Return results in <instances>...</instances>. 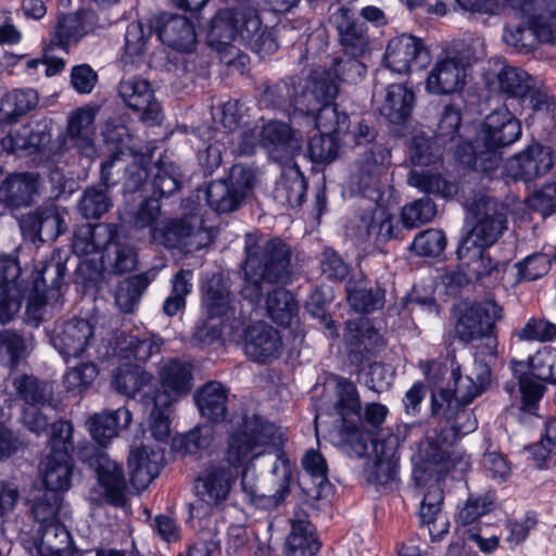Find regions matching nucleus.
Here are the masks:
<instances>
[{"label": "nucleus", "instance_id": "7c9ffc66", "mask_svg": "<svg viewBox=\"0 0 556 556\" xmlns=\"http://www.w3.org/2000/svg\"><path fill=\"white\" fill-rule=\"evenodd\" d=\"M320 548L316 529L305 514L290 519V531L286 536L283 556H315Z\"/></svg>", "mask_w": 556, "mask_h": 556}, {"label": "nucleus", "instance_id": "ea45409f", "mask_svg": "<svg viewBox=\"0 0 556 556\" xmlns=\"http://www.w3.org/2000/svg\"><path fill=\"white\" fill-rule=\"evenodd\" d=\"M251 462L248 460L239 468L242 492L251 503L258 507L265 509L277 507L290 492L288 481L286 479L281 481L274 493L261 492L256 483L254 470L251 468Z\"/></svg>", "mask_w": 556, "mask_h": 556}, {"label": "nucleus", "instance_id": "680f3d73", "mask_svg": "<svg viewBox=\"0 0 556 556\" xmlns=\"http://www.w3.org/2000/svg\"><path fill=\"white\" fill-rule=\"evenodd\" d=\"M437 214V205L429 197L405 204L401 211L402 224L407 229L418 228L430 223Z\"/></svg>", "mask_w": 556, "mask_h": 556}, {"label": "nucleus", "instance_id": "412c9836", "mask_svg": "<svg viewBox=\"0 0 556 556\" xmlns=\"http://www.w3.org/2000/svg\"><path fill=\"white\" fill-rule=\"evenodd\" d=\"M553 164L551 148L534 143L508 159L505 172L515 180L532 181L548 173Z\"/></svg>", "mask_w": 556, "mask_h": 556}, {"label": "nucleus", "instance_id": "338daca9", "mask_svg": "<svg viewBox=\"0 0 556 556\" xmlns=\"http://www.w3.org/2000/svg\"><path fill=\"white\" fill-rule=\"evenodd\" d=\"M111 206V198L99 187L87 188L78 202V211L87 219L100 218Z\"/></svg>", "mask_w": 556, "mask_h": 556}, {"label": "nucleus", "instance_id": "4468645a", "mask_svg": "<svg viewBox=\"0 0 556 556\" xmlns=\"http://www.w3.org/2000/svg\"><path fill=\"white\" fill-rule=\"evenodd\" d=\"M399 444V437L393 433L374 442V460L364 473L366 481L378 490L392 488L396 482Z\"/></svg>", "mask_w": 556, "mask_h": 556}, {"label": "nucleus", "instance_id": "aec40b11", "mask_svg": "<svg viewBox=\"0 0 556 556\" xmlns=\"http://www.w3.org/2000/svg\"><path fill=\"white\" fill-rule=\"evenodd\" d=\"M113 388L143 405L156 401L160 393L154 377L139 365L124 364L119 366L112 379Z\"/></svg>", "mask_w": 556, "mask_h": 556}, {"label": "nucleus", "instance_id": "774afa93", "mask_svg": "<svg viewBox=\"0 0 556 556\" xmlns=\"http://www.w3.org/2000/svg\"><path fill=\"white\" fill-rule=\"evenodd\" d=\"M532 377L540 381L556 384V349L543 348L529 358Z\"/></svg>", "mask_w": 556, "mask_h": 556}, {"label": "nucleus", "instance_id": "5701e85b", "mask_svg": "<svg viewBox=\"0 0 556 556\" xmlns=\"http://www.w3.org/2000/svg\"><path fill=\"white\" fill-rule=\"evenodd\" d=\"M210 46L222 54V61L231 64L238 50L232 42L239 41L237 5L218 10L211 21L207 34Z\"/></svg>", "mask_w": 556, "mask_h": 556}, {"label": "nucleus", "instance_id": "de8ad7c7", "mask_svg": "<svg viewBox=\"0 0 556 556\" xmlns=\"http://www.w3.org/2000/svg\"><path fill=\"white\" fill-rule=\"evenodd\" d=\"M201 415L213 422L223 421L227 413V389L217 381H210L194 394Z\"/></svg>", "mask_w": 556, "mask_h": 556}, {"label": "nucleus", "instance_id": "2eb2a0df", "mask_svg": "<svg viewBox=\"0 0 556 556\" xmlns=\"http://www.w3.org/2000/svg\"><path fill=\"white\" fill-rule=\"evenodd\" d=\"M430 59L429 50L422 40L410 35L391 39L383 55L386 65L399 74L420 70L429 64Z\"/></svg>", "mask_w": 556, "mask_h": 556}, {"label": "nucleus", "instance_id": "f03ea898", "mask_svg": "<svg viewBox=\"0 0 556 556\" xmlns=\"http://www.w3.org/2000/svg\"><path fill=\"white\" fill-rule=\"evenodd\" d=\"M230 424L225 464L206 467L195 479L198 501L190 506L193 518H204L211 514L213 507L222 505L230 495L239 476V468L262 455L264 446L271 442L274 425L257 415L233 417Z\"/></svg>", "mask_w": 556, "mask_h": 556}, {"label": "nucleus", "instance_id": "bb28decb", "mask_svg": "<svg viewBox=\"0 0 556 556\" xmlns=\"http://www.w3.org/2000/svg\"><path fill=\"white\" fill-rule=\"evenodd\" d=\"M164 465V451L160 446L141 445L132 448L128 456L130 482L142 490L160 473Z\"/></svg>", "mask_w": 556, "mask_h": 556}, {"label": "nucleus", "instance_id": "58836bf2", "mask_svg": "<svg viewBox=\"0 0 556 556\" xmlns=\"http://www.w3.org/2000/svg\"><path fill=\"white\" fill-rule=\"evenodd\" d=\"M74 463L65 450L50 452L45 462L43 483L48 491L59 493L71 486Z\"/></svg>", "mask_w": 556, "mask_h": 556}, {"label": "nucleus", "instance_id": "4be33fe9", "mask_svg": "<svg viewBox=\"0 0 556 556\" xmlns=\"http://www.w3.org/2000/svg\"><path fill=\"white\" fill-rule=\"evenodd\" d=\"M260 137L261 147L279 163L288 161L301 150V135L283 122H268L260 130Z\"/></svg>", "mask_w": 556, "mask_h": 556}, {"label": "nucleus", "instance_id": "864d4df0", "mask_svg": "<svg viewBox=\"0 0 556 556\" xmlns=\"http://www.w3.org/2000/svg\"><path fill=\"white\" fill-rule=\"evenodd\" d=\"M162 340L155 336L138 338L136 336L123 337L116 346V354L122 359L147 362L151 356L159 354Z\"/></svg>", "mask_w": 556, "mask_h": 556}, {"label": "nucleus", "instance_id": "e433bc0d", "mask_svg": "<svg viewBox=\"0 0 556 556\" xmlns=\"http://www.w3.org/2000/svg\"><path fill=\"white\" fill-rule=\"evenodd\" d=\"M258 103L265 108L283 111L289 115L305 111L301 102V94H298L294 85L285 80L273 85H262Z\"/></svg>", "mask_w": 556, "mask_h": 556}, {"label": "nucleus", "instance_id": "6e6552de", "mask_svg": "<svg viewBox=\"0 0 556 556\" xmlns=\"http://www.w3.org/2000/svg\"><path fill=\"white\" fill-rule=\"evenodd\" d=\"M519 9L529 26L505 27L506 45L518 52H528L534 48L536 39L547 43L556 41V0H519Z\"/></svg>", "mask_w": 556, "mask_h": 556}, {"label": "nucleus", "instance_id": "393cba45", "mask_svg": "<svg viewBox=\"0 0 556 556\" xmlns=\"http://www.w3.org/2000/svg\"><path fill=\"white\" fill-rule=\"evenodd\" d=\"M282 349L279 332L264 321L249 326L244 331V352L257 363H266L277 358Z\"/></svg>", "mask_w": 556, "mask_h": 556}, {"label": "nucleus", "instance_id": "a18cd8bd", "mask_svg": "<svg viewBox=\"0 0 556 556\" xmlns=\"http://www.w3.org/2000/svg\"><path fill=\"white\" fill-rule=\"evenodd\" d=\"M306 192V181L298 166L285 168L273 190L274 200L282 206H299Z\"/></svg>", "mask_w": 556, "mask_h": 556}, {"label": "nucleus", "instance_id": "4d7b16f0", "mask_svg": "<svg viewBox=\"0 0 556 556\" xmlns=\"http://www.w3.org/2000/svg\"><path fill=\"white\" fill-rule=\"evenodd\" d=\"M150 282L148 274L135 275L121 281L115 293L119 309L124 313L132 312Z\"/></svg>", "mask_w": 556, "mask_h": 556}, {"label": "nucleus", "instance_id": "052dcab7", "mask_svg": "<svg viewBox=\"0 0 556 556\" xmlns=\"http://www.w3.org/2000/svg\"><path fill=\"white\" fill-rule=\"evenodd\" d=\"M156 401H151L148 406H152L149 418V430L151 435L160 443L167 442L170 433V406L168 396H155Z\"/></svg>", "mask_w": 556, "mask_h": 556}, {"label": "nucleus", "instance_id": "f3484780", "mask_svg": "<svg viewBox=\"0 0 556 556\" xmlns=\"http://www.w3.org/2000/svg\"><path fill=\"white\" fill-rule=\"evenodd\" d=\"M239 42L256 54H269L278 45L270 30L263 26L257 10L249 3L237 4Z\"/></svg>", "mask_w": 556, "mask_h": 556}, {"label": "nucleus", "instance_id": "0e129e2a", "mask_svg": "<svg viewBox=\"0 0 556 556\" xmlns=\"http://www.w3.org/2000/svg\"><path fill=\"white\" fill-rule=\"evenodd\" d=\"M85 34L86 30L78 14H64L58 20L50 43L65 49L71 42L77 41Z\"/></svg>", "mask_w": 556, "mask_h": 556}, {"label": "nucleus", "instance_id": "4c0bfd02", "mask_svg": "<svg viewBox=\"0 0 556 556\" xmlns=\"http://www.w3.org/2000/svg\"><path fill=\"white\" fill-rule=\"evenodd\" d=\"M414 104L415 94L410 89L401 84H392L386 90L379 112L389 123L401 125L409 118Z\"/></svg>", "mask_w": 556, "mask_h": 556}, {"label": "nucleus", "instance_id": "f704fd0d", "mask_svg": "<svg viewBox=\"0 0 556 556\" xmlns=\"http://www.w3.org/2000/svg\"><path fill=\"white\" fill-rule=\"evenodd\" d=\"M203 305L212 318L233 315L235 296L230 291L229 280L222 274H215L207 280Z\"/></svg>", "mask_w": 556, "mask_h": 556}, {"label": "nucleus", "instance_id": "2f4dec72", "mask_svg": "<svg viewBox=\"0 0 556 556\" xmlns=\"http://www.w3.org/2000/svg\"><path fill=\"white\" fill-rule=\"evenodd\" d=\"M379 340V333L370 326L368 318L358 317L345 323L344 343L351 363L361 364Z\"/></svg>", "mask_w": 556, "mask_h": 556}, {"label": "nucleus", "instance_id": "8fccbe9b", "mask_svg": "<svg viewBox=\"0 0 556 556\" xmlns=\"http://www.w3.org/2000/svg\"><path fill=\"white\" fill-rule=\"evenodd\" d=\"M152 34L153 27L151 25L143 24L140 21L128 24L124 35L122 61L125 64H132L140 61L148 50Z\"/></svg>", "mask_w": 556, "mask_h": 556}, {"label": "nucleus", "instance_id": "c756f323", "mask_svg": "<svg viewBox=\"0 0 556 556\" xmlns=\"http://www.w3.org/2000/svg\"><path fill=\"white\" fill-rule=\"evenodd\" d=\"M99 108L93 104H86L67 116L66 135L68 140L83 154L90 156L93 149L94 121Z\"/></svg>", "mask_w": 556, "mask_h": 556}, {"label": "nucleus", "instance_id": "0eeeda50", "mask_svg": "<svg viewBox=\"0 0 556 556\" xmlns=\"http://www.w3.org/2000/svg\"><path fill=\"white\" fill-rule=\"evenodd\" d=\"M467 225L470 229L459 242L460 253L469 249L492 247L507 229V207L494 198L477 194L467 203Z\"/></svg>", "mask_w": 556, "mask_h": 556}, {"label": "nucleus", "instance_id": "79ce46f5", "mask_svg": "<svg viewBox=\"0 0 556 556\" xmlns=\"http://www.w3.org/2000/svg\"><path fill=\"white\" fill-rule=\"evenodd\" d=\"M345 290L351 307L359 313H370L383 306L384 290L366 278L351 279Z\"/></svg>", "mask_w": 556, "mask_h": 556}, {"label": "nucleus", "instance_id": "473e14b6", "mask_svg": "<svg viewBox=\"0 0 556 556\" xmlns=\"http://www.w3.org/2000/svg\"><path fill=\"white\" fill-rule=\"evenodd\" d=\"M163 392L169 403L188 394L192 389V366L188 362L176 358L164 361L159 371Z\"/></svg>", "mask_w": 556, "mask_h": 556}, {"label": "nucleus", "instance_id": "603ef678", "mask_svg": "<svg viewBox=\"0 0 556 556\" xmlns=\"http://www.w3.org/2000/svg\"><path fill=\"white\" fill-rule=\"evenodd\" d=\"M407 182L409 186L427 194L440 195L445 199L457 194L456 184L444 179L439 173L431 169H414L408 174Z\"/></svg>", "mask_w": 556, "mask_h": 556}, {"label": "nucleus", "instance_id": "3c124183", "mask_svg": "<svg viewBox=\"0 0 556 556\" xmlns=\"http://www.w3.org/2000/svg\"><path fill=\"white\" fill-rule=\"evenodd\" d=\"M12 384L18 399L28 407L45 406L52 402L53 387L48 381H40L30 375H21L13 379Z\"/></svg>", "mask_w": 556, "mask_h": 556}, {"label": "nucleus", "instance_id": "f8f14e48", "mask_svg": "<svg viewBox=\"0 0 556 556\" xmlns=\"http://www.w3.org/2000/svg\"><path fill=\"white\" fill-rule=\"evenodd\" d=\"M468 59L455 50L439 56L429 72L425 88L428 93L443 96L460 91L466 84Z\"/></svg>", "mask_w": 556, "mask_h": 556}, {"label": "nucleus", "instance_id": "69168bd1", "mask_svg": "<svg viewBox=\"0 0 556 556\" xmlns=\"http://www.w3.org/2000/svg\"><path fill=\"white\" fill-rule=\"evenodd\" d=\"M339 151V136L321 132L309 138L307 154L309 160L316 164L332 162Z\"/></svg>", "mask_w": 556, "mask_h": 556}, {"label": "nucleus", "instance_id": "dca6fc26", "mask_svg": "<svg viewBox=\"0 0 556 556\" xmlns=\"http://www.w3.org/2000/svg\"><path fill=\"white\" fill-rule=\"evenodd\" d=\"M495 361L475 359L476 371L470 375H464L460 364L455 357L451 361V378L454 389H440L448 393V402L469 405L478 395L482 393L489 383L491 369L490 366Z\"/></svg>", "mask_w": 556, "mask_h": 556}, {"label": "nucleus", "instance_id": "a19ab883", "mask_svg": "<svg viewBox=\"0 0 556 556\" xmlns=\"http://www.w3.org/2000/svg\"><path fill=\"white\" fill-rule=\"evenodd\" d=\"M114 232V224L83 225L73 237V252L78 256L103 253Z\"/></svg>", "mask_w": 556, "mask_h": 556}, {"label": "nucleus", "instance_id": "39448f33", "mask_svg": "<svg viewBox=\"0 0 556 556\" xmlns=\"http://www.w3.org/2000/svg\"><path fill=\"white\" fill-rule=\"evenodd\" d=\"M521 123L506 108L494 110L483 122L475 142H462L455 157L463 166L475 172L490 174L502 161V149L521 137Z\"/></svg>", "mask_w": 556, "mask_h": 556}, {"label": "nucleus", "instance_id": "7ed1b4c3", "mask_svg": "<svg viewBox=\"0 0 556 556\" xmlns=\"http://www.w3.org/2000/svg\"><path fill=\"white\" fill-rule=\"evenodd\" d=\"M390 152L381 146H372L350 168L348 189L352 194L371 201L363 207L356 219L346 228L348 236L358 244L379 247L396 239L401 231L394 215L378 204L381 198L379 178L389 164Z\"/></svg>", "mask_w": 556, "mask_h": 556}, {"label": "nucleus", "instance_id": "c03bdc74", "mask_svg": "<svg viewBox=\"0 0 556 556\" xmlns=\"http://www.w3.org/2000/svg\"><path fill=\"white\" fill-rule=\"evenodd\" d=\"M314 111L307 113V110L299 115L309 118V122L321 132L339 136L349 130V115L345 112H339L337 104L332 101L321 104H311Z\"/></svg>", "mask_w": 556, "mask_h": 556}, {"label": "nucleus", "instance_id": "5fc2aeb1", "mask_svg": "<svg viewBox=\"0 0 556 556\" xmlns=\"http://www.w3.org/2000/svg\"><path fill=\"white\" fill-rule=\"evenodd\" d=\"M38 104V93L31 88L15 89L7 93L0 102V119L13 123L17 117L34 110Z\"/></svg>", "mask_w": 556, "mask_h": 556}, {"label": "nucleus", "instance_id": "bf43d9fd", "mask_svg": "<svg viewBox=\"0 0 556 556\" xmlns=\"http://www.w3.org/2000/svg\"><path fill=\"white\" fill-rule=\"evenodd\" d=\"M206 201L210 207L218 213L237 210L244 201L226 180L212 181L206 189Z\"/></svg>", "mask_w": 556, "mask_h": 556}, {"label": "nucleus", "instance_id": "cd10ccee", "mask_svg": "<svg viewBox=\"0 0 556 556\" xmlns=\"http://www.w3.org/2000/svg\"><path fill=\"white\" fill-rule=\"evenodd\" d=\"M65 270L66 267L62 262L51 261L42 267L27 299L26 313L30 318L36 321L41 319L47 304L46 288L49 287V292H60Z\"/></svg>", "mask_w": 556, "mask_h": 556}, {"label": "nucleus", "instance_id": "ddd939ff", "mask_svg": "<svg viewBox=\"0 0 556 556\" xmlns=\"http://www.w3.org/2000/svg\"><path fill=\"white\" fill-rule=\"evenodd\" d=\"M329 22L338 33L345 56H365L370 52L369 28L351 9L340 7L331 14Z\"/></svg>", "mask_w": 556, "mask_h": 556}, {"label": "nucleus", "instance_id": "423d86ee", "mask_svg": "<svg viewBox=\"0 0 556 556\" xmlns=\"http://www.w3.org/2000/svg\"><path fill=\"white\" fill-rule=\"evenodd\" d=\"M502 318V307L493 300L472 303L458 317L454 331L464 343H471L473 359L496 361L495 323Z\"/></svg>", "mask_w": 556, "mask_h": 556}, {"label": "nucleus", "instance_id": "9b49d317", "mask_svg": "<svg viewBox=\"0 0 556 556\" xmlns=\"http://www.w3.org/2000/svg\"><path fill=\"white\" fill-rule=\"evenodd\" d=\"M80 458L97 472L108 502L116 506L123 505L126 479L122 466L112 460L106 452L96 445L84 447L80 451Z\"/></svg>", "mask_w": 556, "mask_h": 556}, {"label": "nucleus", "instance_id": "a211bd4d", "mask_svg": "<svg viewBox=\"0 0 556 556\" xmlns=\"http://www.w3.org/2000/svg\"><path fill=\"white\" fill-rule=\"evenodd\" d=\"M50 341L65 361L79 357L92 348L93 326L83 318L68 320L54 329Z\"/></svg>", "mask_w": 556, "mask_h": 556}, {"label": "nucleus", "instance_id": "37998d69", "mask_svg": "<svg viewBox=\"0 0 556 556\" xmlns=\"http://www.w3.org/2000/svg\"><path fill=\"white\" fill-rule=\"evenodd\" d=\"M100 261L103 269L112 270L115 275L131 271L137 266V252L131 245L118 239L116 225Z\"/></svg>", "mask_w": 556, "mask_h": 556}, {"label": "nucleus", "instance_id": "1a4fd4ad", "mask_svg": "<svg viewBox=\"0 0 556 556\" xmlns=\"http://www.w3.org/2000/svg\"><path fill=\"white\" fill-rule=\"evenodd\" d=\"M153 178L148 182L152 197L146 199L132 214V225L137 229H149L154 233L156 224L161 217L159 198L168 197L176 192L180 186V170L173 162L161 160L151 169Z\"/></svg>", "mask_w": 556, "mask_h": 556}, {"label": "nucleus", "instance_id": "c9c22d12", "mask_svg": "<svg viewBox=\"0 0 556 556\" xmlns=\"http://www.w3.org/2000/svg\"><path fill=\"white\" fill-rule=\"evenodd\" d=\"M131 420L130 410L126 407H119L115 410L94 414L88 419L87 424L92 439L100 446H104L117 435L119 428H127Z\"/></svg>", "mask_w": 556, "mask_h": 556}, {"label": "nucleus", "instance_id": "b1692460", "mask_svg": "<svg viewBox=\"0 0 556 556\" xmlns=\"http://www.w3.org/2000/svg\"><path fill=\"white\" fill-rule=\"evenodd\" d=\"M16 258L0 256V324L9 323L21 308L24 290Z\"/></svg>", "mask_w": 556, "mask_h": 556}, {"label": "nucleus", "instance_id": "9d476101", "mask_svg": "<svg viewBox=\"0 0 556 556\" xmlns=\"http://www.w3.org/2000/svg\"><path fill=\"white\" fill-rule=\"evenodd\" d=\"M148 175L142 153L111 151L109 157L101 163L100 181L106 190L123 182L124 191L134 193L141 188L147 189Z\"/></svg>", "mask_w": 556, "mask_h": 556}, {"label": "nucleus", "instance_id": "20e7f679", "mask_svg": "<svg viewBox=\"0 0 556 556\" xmlns=\"http://www.w3.org/2000/svg\"><path fill=\"white\" fill-rule=\"evenodd\" d=\"M244 261L241 265L243 286L241 295L253 309L260 304L264 283L286 282L290 276V250L279 239H266L257 233H247Z\"/></svg>", "mask_w": 556, "mask_h": 556}, {"label": "nucleus", "instance_id": "72a5a7b5", "mask_svg": "<svg viewBox=\"0 0 556 556\" xmlns=\"http://www.w3.org/2000/svg\"><path fill=\"white\" fill-rule=\"evenodd\" d=\"M38 191V175L15 173L0 185V202L10 207L27 206Z\"/></svg>", "mask_w": 556, "mask_h": 556}, {"label": "nucleus", "instance_id": "f257e3e1", "mask_svg": "<svg viewBox=\"0 0 556 556\" xmlns=\"http://www.w3.org/2000/svg\"><path fill=\"white\" fill-rule=\"evenodd\" d=\"M466 406L448 402V393L445 391L432 392V416L444 421V425L439 431L428 433L412 455L413 479L421 496L418 518L420 525L427 527L432 542L442 541L450 530V520L442 508V477L456 467L460 471L469 467V460L464 454L451 451L457 440L477 428V420Z\"/></svg>", "mask_w": 556, "mask_h": 556}, {"label": "nucleus", "instance_id": "a878e982", "mask_svg": "<svg viewBox=\"0 0 556 556\" xmlns=\"http://www.w3.org/2000/svg\"><path fill=\"white\" fill-rule=\"evenodd\" d=\"M206 231L195 215H186L170 220L163 231V244L168 249H179L186 252L200 250L205 245Z\"/></svg>", "mask_w": 556, "mask_h": 556}, {"label": "nucleus", "instance_id": "49530a36", "mask_svg": "<svg viewBox=\"0 0 556 556\" xmlns=\"http://www.w3.org/2000/svg\"><path fill=\"white\" fill-rule=\"evenodd\" d=\"M338 91V79L331 70L313 71L307 83V90L301 93L302 105L307 110V113H311L314 111L311 109V104L332 101Z\"/></svg>", "mask_w": 556, "mask_h": 556}, {"label": "nucleus", "instance_id": "6ab92c4d", "mask_svg": "<svg viewBox=\"0 0 556 556\" xmlns=\"http://www.w3.org/2000/svg\"><path fill=\"white\" fill-rule=\"evenodd\" d=\"M118 94L129 109L140 113V118L144 123L156 125L162 122L160 104L154 99V92L148 80L140 77L122 79Z\"/></svg>", "mask_w": 556, "mask_h": 556}, {"label": "nucleus", "instance_id": "13d9d810", "mask_svg": "<svg viewBox=\"0 0 556 556\" xmlns=\"http://www.w3.org/2000/svg\"><path fill=\"white\" fill-rule=\"evenodd\" d=\"M500 90L510 98H525L530 90L533 78L523 70L505 65L497 74Z\"/></svg>", "mask_w": 556, "mask_h": 556}, {"label": "nucleus", "instance_id": "09e8293b", "mask_svg": "<svg viewBox=\"0 0 556 556\" xmlns=\"http://www.w3.org/2000/svg\"><path fill=\"white\" fill-rule=\"evenodd\" d=\"M39 534L36 548L40 556H72L71 534L60 521L40 526Z\"/></svg>", "mask_w": 556, "mask_h": 556}, {"label": "nucleus", "instance_id": "e2e57ef3", "mask_svg": "<svg viewBox=\"0 0 556 556\" xmlns=\"http://www.w3.org/2000/svg\"><path fill=\"white\" fill-rule=\"evenodd\" d=\"M390 432L381 431L374 437L371 433L353 427H346L342 431V448L351 457H363L368 453L369 444L374 450V442L381 437H387Z\"/></svg>", "mask_w": 556, "mask_h": 556}, {"label": "nucleus", "instance_id": "6e6d98bb", "mask_svg": "<svg viewBox=\"0 0 556 556\" xmlns=\"http://www.w3.org/2000/svg\"><path fill=\"white\" fill-rule=\"evenodd\" d=\"M266 309L275 323L287 327L298 318L299 305L291 292L283 288H277L268 293Z\"/></svg>", "mask_w": 556, "mask_h": 556}, {"label": "nucleus", "instance_id": "c85d7f7f", "mask_svg": "<svg viewBox=\"0 0 556 556\" xmlns=\"http://www.w3.org/2000/svg\"><path fill=\"white\" fill-rule=\"evenodd\" d=\"M156 34L164 45L180 52H191L197 41L193 24L178 14L160 15Z\"/></svg>", "mask_w": 556, "mask_h": 556}]
</instances>
